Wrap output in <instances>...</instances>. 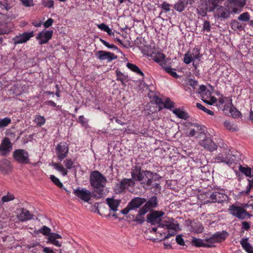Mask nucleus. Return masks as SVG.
Here are the masks:
<instances>
[{
    "instance_id": "obj_48",
    "label": "nucleus",
    "mask_w": 253,
    "mask_h": 253,
    "mask_svg": "<svg viewBox=\"0 0 253 253\" xmlns=\"http://www.w3.org/2000/svg\"><path fill=\"white\" fill-rule=\"evenodd\" d=\"M172 6L171 4H169L166 1H164L162 4L159 5V7H160L162 9V11L160 12V14H162L163 12L167 13L170 10V7Z\"/></svg>"
},
{
    "instance_id": "obj_10",
    "label": "nucleus",
    "mask_w": 253,
    "mask_h": 253,
    "mask_svg": "<svg viewBox=\"0 0 253 253\" xmlns=\"http://www.w3.org/2000/svg\"><path fill=\"white\" fill-rule=\"evenodd\" d=\"M210 198L211 200H207L204 203H222L226 201L228 196L226 194L219 192L218 191H214L210 195Z\"/></svg>"
},
{
    "instance_id": "obj_49",
    "label": "nucleus",
    "mask_w": 253,
    "mask_h": 253,
    "mask_svg": "<svg viewBox=\"0 0 253 253\" xmlns=\"http://www.w3.org/2000/svg\"><path fill=\"white\" fill-rule=\"evenodd\" d=\"M144 43H146L145 40L142 37H137L133 42L134 46H135L139 49V47L142 46Z\"/></svg>"
},
{
    "instance_id": "obj_18",
    "label": "nucleus",
    "mask_w": 253,
    "mask_h": 253,
    "mask_svg": "<svg viewBox=\"0 0 253 253\" xmlns=\"http://www.w3.org/2000/svg\"><path fill=\"white\" fill-rule=\"evenodd\" d=\"M146 202V199L140 197H136L132 199L128 204L131 208L132 210L140 209V208Z\"/></svg>"
},
{
    "instance_id": "obj_27",
    "label": "nucleus",
    "mask_w": 253,
    "mask_h": 253,
    "mask_svg": "<svg viewBox=\"0 0 253 253\" xmlns=\"http://www.w3.org/2000/svg\"><path fill=\"white\" fill-rule=\"evenodd\" d=\"M115 73L117 77L116 80L120 81L122 85L124 86L126 85V83L125 82V81L126 82H128L130 80L127 75L124 74L118 69L116 70Z\"/></svg>"
},
{
    "instance_id": "obj_19",
    "label": "nucleus",
    "mask_w": 253,
    "mask_h": 253,
    "mask_svg": "<svg viewBox=\"0 0 253 253\" xmlns=\"http://www.w3.org/2000/svg\"><path fill=\"white\" fill-rule=\"evenodd\" d=\"M195 0H178L174 4L173 8L178 12H182L188 4L192 5Z\"/></svg>"
},
{
    "instance_id": "obj_34",
    "label": "nucleus",
    "mask_w": 253,
    "mask_h": 253,
    "mask_svg": "<svg viewBox=\"0 0 253 253\" xmlns=\"http://www.w3.org/2000/svg\"><path fill=\"white\" fill-rule=\"evenodd\" d=\"M248 240L249 238H243L240 241V244L243 248L248 253H253V247L251 244L248 242Z\"/></svg>"
},
{
    "instance_id": "obj_25",
    "label": "nucleus",
    "mask_w": 253,
    "mask_h": 253,
    "mask_svg": "<svg viewBox=\"0 0 253 253\" xmlns=\"http://www.w3.org/2000/svg\"><path fill=\"white\" fill-rule=\"evenodd\" d=\"M149 56L152 58L153 60L155 62L159 63L160 64L167 62L166 60H165L166 55L164 53L159 51L157 52L152 51Z\"/></svg>"
},
{
    "instance_id": "obj_53",
    "label": "nucleus",
    "mask_w": 253,
    "mask_h": 253,
    "mask_svg": "<svg viewBox=\"0 0 253 253\" xmlns=\"http://www.w3.org/2000/svg\"><path fill=\"white\" fill-rule=\"evenodd\" d=\"M151 186L152 187L150 188V189H152L154 188L153 192L155 194V195H158L161 193V186L160 183L154 182L152 185H151Z\"/></svg>"
},
{
    "instance_id": "obj_37",
    "label": "nucleus",
    "mask_w": 253,
    "mask_h": 253,
    "mask_svg": "<svg viewBox=\"0 0 253 253\" xmlns=\"http://www.w3.org/2000/svg\"><path fill=\"white\" fill-rule=\"evenodd\" d=\"M126 66L131 71L135 73L137 75L142 77L144 76V74L143 72L135 64L128 62L126 63Z\"/></svg>"
},
{
    "instance_id": "obj_56",
    "label": "nucleus",
    "mask_w": 253,
    "mask_h": 253,
    "mask_svg": "<svg viewBox=\"0 0 253 253\" xmlns=\"http://www.w3.org/2000/svg\"><path fill=\"white\" fill-rule=\"evenodd\" d=\"M34 121L37 126H41L45 124V119L43 116L38 115L36 116Z\"/></svg>"
},
{
    "instance_id": "obj_36",
    "label": "nucleus",
    "mask_w": 253,
    "mask_h": 253,
    "mask_svg": "<svg viewBox=\"0 0 253 253\" xmlns=\"http://www.w3.org/2000/svg\"><path fill=\"white\" fill-rule=\"evenodd\" d=\"M230 25L231 29L234 31H236L237 30L239 31H244L246 24H241L237 20L235 19H232L230 22Z\"/></svg>"
},
{
    "instance_id": "obj_44",
    "label": "nucleus",
    "mask_w": 253,
    "mask_h": 253,
    "mask_svg": "<svg viewBox=\"0 0 253 253\" xmlns=\"http://www.w3.org/2000/svg\"><path fill=\"white\" fill-rule=\"evenodd\" d=\"M34 232L37 234H38L39 233H41L43 235L47 236V237H49V235H51L52 233L51 232L50 228L45 225L42 226L38 230H35Z\"/></svg>"
},
{
    "instance_id": "obj_23",
    "label": "nucleus",
    "mask_w": 253,
    "mask_h": 253,
    "mask_svg": "<svg viewBox=\"0 0 253 253\" xmlns=\"http://www.w3.org/2000/svg\"><path fill=\"white\" fill-rule=\"evenodd\" d=\"M19 210V214L17 216L20 221H24L33 218L34 215L30 214V211L26 209L22 208H20Z\"/></svg>"
},
{
    "instance_id": "obj_26",
    "label": "nucleus",
    "mask_w": 253,
    "mask_h": 253,
    "mask_svg": "<svg viewBox=\"0 0 253 253\" xmlns=\"http://www.w3.org/2000/svg\"><path fill=\"white\" fill-rule=\"evenodd\" d=\"M126 178L123 179L121 181L118 183H117L114 188V192L116 194H120L124 191L127 186L126 181L125 180Z\"/></svg>"
},
{
    "instance_id": "obj_17",
    "label": "nucleus",
    "mask_w": 253,
    "mask_h": 253,
    "mask_svg": "<svg viewBox=\"0 0 253 253\" xmlns=\"http://www.w3.org/2000/svg\"><path fill=\"white\" fill-rule=\"evenodd\" d=\"M12 166L10 162L5 158L0 159V171L4 174H8L11 172Z\"/></svg>"
},
{
    "instance_id": "obj_2",
    "label": "nucleus",
    "mask_w": 253,
    "mask_h": 253,
    "mask_svg": "<svg viewBox=\"0 0 253 253\" xmlns=\"http://www.w3.org/2000/svg\"><path fill=\"white\" fill-rule=\"evenodd\" d=\"M144 204L143 207L139 210L135 219L133 220L137 224L140 225H142L145 222L144 215L145 214L158 207V198L155 195L152 196L147 200L146 199V202Z\"/></svg>"
},
{
    "instance_id": "obj_39",
    "label": "nucleus",
    "mask_w": 253,
    "mask_h": 253,
    "mask_svg": "<svg viewBox=\"0 0 253 253\" xmlns=\"http://www.w3.org/2000/svg\"><path fill=\"white\" fill-rule=\"evenodd\" d=\"M192 231L197 233H201L203 232L204 227L202 223L199 221H194L192 227Z\"/></svg>"
},
{
    "instance_id": "obj_45",
    "label": "nucleus",
    "mask_w": 253,
    "mask_h": 253,
    "mask_svg": "<svg viewBox=\"0 0 253 253\" xmlns=\"http://www.w3.org/2000/svg\"><path fill=\"white\" fill-rule=\"evenodd\" d=\"M175 103L171 100L169 97L166 98L163 103V108H166L172 111L174 106Z\"/></svg>"
},
{
    "instance_id": "obj_55",
    "label": "nucleus",
    "mask_w": 253,
    "mask_h": 253,
    "mask_svg": "<svg viewBox=\"0 0 253 253\" xmlns=\"http://www.w3.org/2000/svg\"><path fill=\"white\" fill-rule=\"evenodd\" d=\"M88 120L86 119L83 115L80 116L77 120V122L81 125L83 127L87 128Z\"/></svg>"
},
{
    "instance_id": "obj_29",
    "label": "nucleus",
    "mask_w": 253,
    "mask_h": 253,
    "mask_svg": "<svg viewBox=\"0 0 253 253\" xmlns=\"http://www.w3.org/2000/svg\"><path fill=\"white\" fill-rule=\"evenodd\" d=\"M204 5L208 8V12H213L220 6L219 3L215 0H205Z\"/></svg>"
},
{
    "instance_id": "obj_13",
    "label": "nucleus",
    "mask_w": 253,
    "mask_h": 253,
    "mask_svg": "<svg viewBox=\"0 0 253 253\" xmlns=\"http://www.w3.org/2000/svg\"><path fill=\"white\" fill-rule=\"evenodd\" d=\"M145 170H142L140 166H135L133 167L131 171L132 178L135 181H141L145 177Z\"/></svg>"
},
{
    "instance_id": "obj_20",
    "label": "nucleus",
    "mask_w": 253,
    "mask_h": 253,
    "mask_svg": "<svg viewBox=\"0 0 253 253\" xmlns=\"http://www.w3.org/2000/svg\"><path fill=\"white\" fill-rule=\"evenodd\" d=\"M201 145L210 152H213L217 149V145L210 137H204L200 143Z\"/></svg>"
},
{
    "instance_id": "obj_30",
    "label": "nucleus",
    "mask_w": 253,
    "mask_h": 253,
    "mask_svg": "<svg viewBox=\"0 0 253 253\" xmlns=\"http://www.w3.org/2000/svg\"><path fill=\"white\" fill-rule=\"evenodd\" d=\"M172 112L177 118L181 119L186 120L190 117L187 112L182 110L180 108H174Z\"/></svg>"
},
{
    "instance_id": "obj_31",
    "label": "nucleus",
    "mask_w": 253,
    "mask_h": 253,
    "mask_svg": "<svg viewBox=\"0 0 253 253\" xmlns=\"http://www.w3.org/2000/svg\"><path fill=\"white\" fill-rule=\"evenodd\" d=\"M167 62L160 64V66L162 69L164 70L168 74L175 79L179 78L180 76L173 70L175 69L171 68L170 66L168 67L166 65Z\"/></svg>"
},
{
    "instance_id": "obj_40",
    "label": "nucleus",
    "mask_w": 253,
    "mask_h": 253,
    "mask_svg": "<svg viewBox=\"0 0 253 253\" xmlns=\"http://www.w3.org/2000/svg\"><path fill=\"white\" fill-rule=\"evenodd\" d=\"M50 165L53 166L57 170L61 172L63 176L67 175L68 172V170L65 169L60 163H56L52 162Z\"/></svg>"
},
{
    "instance_id": "obj_50",
    "label": "nucleus",
    "mask_w": 253,
    "mask_h": 253,
    "mask_svg": "<svg viewBox=\"0 0 253 253\" xmlns=\"http://www.w3.org/2000/svg\"><path fill=\"white\" fill-rule=\"evenodd\" d=\"M49 178L50 180L57 187H58L60 188H63V184L60 181L59 179L57 177H56L54 175H50Z\"/></svg>"
},
{
    "instance_id": "obj_54",
    "label": "nucleus",
    "mask_w": 253,
    "mask_h": 253,
    "mask_svg": "<svg viewBox=\"0 0 253 253\" xmlns=\"http://www.w3.org/2000/svg\"><path fill=\"white\" fill-rule=\"evenodd\" d=\"M250 15L248 12H245L240 14L238 17V20L242 22H248L250 19Z\"/></svg>"
},
{
    "instance_id": "obj_3",
    "label": "nucleus",
    "mask_w": 253,
    "mask_h": 253,
    "mask_svg": "<svg viewBox=\"0 0 253 253\" xmlns=\"http://www.w3.org/2000/svg\"><path fill=\"white\" fill-rule=\"evenodd\" d=\"M73 193L82 201L89 203L91 197L100 199L103 197V190H93L90 191L84 188L78 187L76 189H74Z\"/></svg>"
},
{
    "instance_id": "obj_21",
    "label": "nucleus",
    "mask_w": 253,
    "mask_h": 253,
    "mask_svg": "<svg viewBox=\"0 0 253 253\" xmlns=\"http://www.w3.org/2000/svg\"><path fill=\"white\" fill-rule=\"evenodd\" d=\"M62 236L56 233H51V235L47 238V241L46 243L49 244H52L56 247H61L62 246V243L60 242L57 239H62Z\"/></svg>"
},
{
    "instance_id": "obj_22",
    "label": "nucleus",
    "mask_w": 253,
    "mask_h": 253,
    "mask_svg": "<svg viewBox=\"0 0 253 253\" xmlns=\"http://www.w3.org/2000/svg\"><path fill=\"white\" fill-rule=\"evenodd\" d=\"M106 201L110 208V211L114 212L118 211V208L121 203L120 199H114V196L111 198H107Z\"/></svg>"
},
{
    "instance_id": "obj_57",
    "label": "nucleus",
    "mask_w": 253,
    "mask_h": 253,
    "mask_svg": "<svg viewBox=\"0 0 253 253\" xmlns=\"http://www.w3.org/2000/svg\"><path fill=\"white\" fill-rule=\"evenodd\" d=\"M196 107L199 110L203 111L204 112L207 113L209 115H211V116H213L214 115V112L213 111H212L211 110H210L207 109L206 107L204 106L202 104H201L200 103H197Z\"/></svg>"
},
{
    "instance_id": "obj_42",
    "label": "nucleus",
    "mask_w": 253,
    "mask_h": 253,
    "mask_svg": "<svg viewBox=\"0 0 253 253\" xmlns=\"http://www.w3.org/2000/svg\"><path fill=\"white\" fill-rule=\"evenodd\" d=\"M156 226L152 228H149L148 230H149L150 233H154L155 234L159 236V237L163 236L164 235H166L167 234V232L163 231V230H159L158 229L162 228V227H158V225H156Z\"/></svg>"
},
{
    "instance_id": "obj_32",
    "label": "nucleus",
    "mask_w": 253,
    "mask_h": 253,
    "mask_svg": "<svg viewBox=\"0 0 253 253\" xmlns=\"http://www.w3.org/2000/svg\"><path fill=\"white\" fill-rule=\"evenodd\" d=\"M232 215L235 217L241 220L246 219H249L253 216V215L250 212H248L247 210H243V212H240L239 213L233 214Z\"/></svg>"
},
{
    "instance_id": "obj_59",
    "label": "nucleus",
    "mask_w": 253,
    "mask_h": 253,
    "mask_svg": "<svg viewBox=\"0 0 253 253\" xmlns=\"http://www.w3.org/2000/svg\"><path fill=\"white\" fill-rule=\"evenodd\" d=\"M64 164L67 169H71L72 168L76 169V166H74V163L71 159L64 161Z\"/></svg>"
},
{
    "instance_id": "obj_52",
    "label": "nucleus",
    "mask_w": 253,
    "mask_h": 253,
    "mask_svg": "<svg viewBox=\"0 0 253 253\" xmlns=\"http://www.w3.org/2000/svg\"><path fill=\"white\" fill-rule=\"evenodd\" d=\"M193 58L192 56V54H190L189 51L186 52V53L184 55V57L183 59V62L186 64L188 65L191 63L192 62H193Z\"/></svg>"
},
{
    "instance_id": "obj_60",
    "label": "nucleus",
    "mask_w": 253,
    "mask_h": 253,
    "mask_svg": "<svg viewBox=\"0 0 253 253\" xmlns=\"http://www.w3.org/2000/svg\"><path fill=\"white\" fill-rule=\"evenodd\" d=\"M182 236H183L181 234L177 235L176 236L175 241L177 244L180 246H185V248H186L188 247V245L185 244V241L182 238ZM183 249H185V248H183Z\"/></svg>"
},
{
    "instance_id": "obj_38",
    "label": "nucleus",
    "mask_w": 253,
    "mask_h": 253,
    "mask_svg": "<svg viewBox=\"0 0 253 253\" xmlns=\"http://www.w3.org/2000/svg\"><path fill=\"white\" fill-rule=\"evenodd\" d=\"M176 235L175 232H170V231H168V233L166 234V235H164L163 236L159 237V238H153V239H150L151 241H152L154 243H158L161 242L162 241L167 240L170 238V237L174 236Z\"/></svg>"
},
{
    "instance_id": "obj_41",
    "label": "nucleus",
    "mask_w": 253,
    "mask_h": 253,
    "mask_svg": "<svg viewBox=\"0 0 253 253\" xmlns=\"http://www.w3.org/2000/svg\"><path fill=\"white\" fill-rule=\"evenodd\" d=\"M145 177L146 179H147L146 182V186H151V185L155 182L153 179V172L149 170H145Z\"/></svg>"
},
{
    "instance_id": "obj_28",
    "label": "nucleus",
    "mask_w": 253,
    "mask_h": 253,
    "mask_svg": "<svg viewBox=\"0 0 253 253\" xmlns=\"http://www.w3.org/2000/svg\"><path fill=\"white\" fill-rule=\"evenodd\" d=\"M229 233L225 230H222L221 232H216L213 234V237L217 243H221L228 237Z\"/></svg>"
},
{
    "instance_id": "obj_12",
    "label": "nucleus",
    "mask_w": 253,
    "mask_h": 253,
    "mask_svg": "<svg viewBox=\"0 0 253 253\" xmlns=\"http://www.w3.org/2000/svg\"><path fill=\"white\" fill-rule=\"evenodd\" d=\"M95 56L98 59L101 61L107 60L108 62L118 58V56L113 53L105 50L98 51L95 53Z\"/></svg>"
},
{
    "instance_id": "obj_33",
    "label": "nucleus",
    "mask_w": 253,
    "mask_h": 253,
    "mask_svg": "<svg viewBox=\"0 0 253 253\" xmlns=\"http://www.w3.org/2000/svg\"><path fill=\"white\" fill-rule=\"evenodd\" d=\"M229 101L230 102V104L231 106L229 109V114H230L232 117L235 119L241 118L242 116V113L233 105L231 98L229 99Z\"/></svg>"
},
{
    "instance_id": "obj_9",
    "label": "nucleus",
    "mask_w": 253,
    "mask_h": 253,
    "mask_svg": "<svg viewBox=\"0 0 253 253\" xmlns=\"http://www.w3.org/2000/svg\"><path fill=\"white\" fill-rule=\"evenodd\" d=\"M53 30H47L43 29L42 31L40 32L36 39L39 41V44L42 45L47 43L48 41L52 38L53 36Z\"/></svg>"
},
{
    "instance_id": "obj_14",
    "label": "nucleus",
    "mask_w": 253,
    "mask_h": 253,
    "mask_svg": "<svg viewBox=\"0 0 253 253\" xmlns=\"http://www.w3.org/2000/svg\"><path fill=\"white\" fill-rule=\"evenodd\" d=\"M250 206L248 203H238L230 205L228 209V212L232 215L233 214L239 213L240 212H243V210H247V209Z\"/></svg>"
},
{
    "instance_id": "obj_51",
    "label": "nucleus",
    "mask_w": 253,
    "mask_h": 253,
    "mask_svg": "<svg viewBox=\"0 0 253 253\" xmlns=\"http://www.w3.org/2000/svg\"><path fill=\"white\" fill-rule=\"evenodd\" d=\"M223 125L225 128L230 131L235 132L238 130V128L236 126H234L229 121H225L223 123Z\"/></svg>"
},
{
    "instance_id": "obj_6",
    "label": "nucleus",
    "mask_w": 253,
    "mask_h": 253,
    "mask_svg": "<svg viewBox=\"0 0 253 253\" xmlns=\"http://www.w3.org/2000/svg\"><path fill=\"white\" fill-rule=\"evenodd\" d=\"M14 160L18 164L22 165L30 163L28 152L25 149H15L12 153Z\"/></svg>"
},
{
    "instance_id": "obj_63",
    "label": "nucleus",
    "mask_w": 253,
    "mask_h": 253,
    "mask_svg": "<svg viewBox=\"0 0 253 253\" xmlns=\"http://www.w3.org/2000/svg\"><path fill=\"white\" fill-rule=\"evenodd\" d=\"M154 101L156 104L159 106V111L163 109L162 105H163L164 103L163 100L158 96H155L154 97Z\"/></svg>"
},
{
    "instance_id": "obj_15",
    "label": "nucleus",
    "mask_w": 253,
    "mask_h": 253,
    "mask_svg": "<svg viewBox=\"0 0 253 253\" xmlns=\"http://www.w3.org/2000/svg\"><path fill=\"white\" fill-rule=\"evenodd\" d=\"M11 149L12 143L10 139L8 137H5L2 140L0 145V155L5 156L9 153Z\"/></svg>"
},
{
    "instance_id": "obj_8",
    "label": "nucleus",
    "mask_w": 253,
    "mask_h": 253,
    "mask_svg": "<svg viewBox=\"0 0 253 253\" xmlns=\"http://www.w3.org/2000/svg\"><path fill=\"white\" fill-rule=\"evenodd\" d=\"M164 224H161V226H163L164 230H167V233L169 231L170 232H176L180 230L179 228V225L177 220L172 217L169 218L168 220H164Z\"/></svg>"
},
{
    "instance_id": "obj_4",
    "label": "nucleus",
    "mask_w": 253,
    "mask_h": 253,
    "mask_svg": "<svg viewBox=\"0 0 253 253\" xmlns=\"http://www.w3.org/2000/svg\"><path fill=\"white\" fill-rule=\"evenodd\" d=\"M107 182V178L100 172L94 170L90 172L89 176V183L94 190H103V195L104 194V188Z\"/></svg>"
},
{
    "instance_id": "obj_11",
    "label": "nucleus",
    "mask_w": 253,
    "mask_h": 253,
    "mask_svg": "<svg viewBox=\"0 0 253 253\" xmlns=\"http://www.w3.org/2000/svg\"><path fill=\"white\" fill-rule=\"evenodd\" d=\"M55 151L58 160L61 162L67 156L69 148L66 143L61 142L56 147Z\"/></svg>"
},
{
    "instance_id": "obj_58",
    "label": "nucleus",
    "mask_w": 253,
    "mask_h": 253,
    "mask_svg": "<svg viewBox=\"0 0 253 253\" xmlns=\"http://www.w3.org/2000/svg\"><path fill=\"white\" fill-rule=\"evenodd\" d=\"M11 122V120L9 117H5L0 120V129L7 126Z\"/></svg>"
},
{
    "instance_id": "obj_47",
    "label": "nucleus",
    "mask_w": 253,
    "mask_h": 253,
    "mask_svg": "<svg viewBox=\"0 0 253 253\" xmlns=\"http://www.w3.org/2000/svg\"><path fill=\"white\" fill-rule=\"evenodd\" d=\"M197 13L198 15H201L202 17H205L207 15V12L208 11V8L207 6H205L203 4V2L201 3V6L197 9Z\"/></svg>"
},
{
    "instance_id": "obj_46",
    "label": "nucleus",
    "mask_w": 253,
    "mask_h": 253,
    "mask_svg": "<svg viewBox=\"0 0 253 253\" xmlns=\"http://www.w3.org/2000/svg\"><path fill=\"white\" fill-rule=\"evenodd\" d=\"M145 43H144V44H143L142 46L139 47V49L144 55L149 56L150 54L152 52V49L150 45Z\"/></svg>"
},
{
    "instance_id": "obj_62",
    "label": "nucleus",
    "mask_w": 253,
    "mask_h": 253,
    "mask_svg": "<svg viewBox=\"0 0 253 253\" xmlns=\"http://www.w3.org/2000/svg\"><path fill=\"white\" fill-rule=\"evenodd\" d=\"M241 225L242 233H244V231H249L251 228V223L247 221H242Z\"/></svg>"
},
{
    "instance_id": "obj_64",
    "label": "nucleus",
    "mask_w": 253,
    "mask_h": 253,
    "mask_svg": "<svg viewBox=\"0 0 253 253\" xmlns=\"http://www.w3.org/2000/svg\"><path fill=\"white\" fill-rule=\"evenodd\" d=\"M99 41L103 43V45L109 49H113L115 50L117 47V46L114 44H110L101 38H100Z\"/></svg>"
},
{
    "instance_id": "obj_7",
    "label": "nucleus",
    "mask_w": 253,
    "mask_h": 253,
    "mask_svg": "<svg viewBox=\"0 0 253 253\" xmlns=\"http://www.w3.org/2000/svg\"><path fill=\"white\" fill-rule=\"evenodd\" d=\"M33 31L31 32H25L22 34L16 35L12 40L14 45L27 42L31 38L34 37Z\"/></svg>"
},
{
    "instance_id": "obj_16",
    "label": "nucleus",
    "mask_w": 253,
    "mask_h": 253,
    "mask_svg": "<svg viewBox=\"0 0 253 253\" xmlns=\"http://www.w3.org/2000/svg\"><path fill=\"white\" fill-rule=\"evenodd\" d=\"M13 28L12 22L4 20V18H0V35L10 33Z\"/></svg>"
},
{
    "instance_id": "obj_35",
    "label": "nucleus",
    "mask_w": 253,
    "mask_h": 253,
    "mask_svg": "<svg viewBox=\"0 0 253 253\" xmlns=\"http://www.w3.org/2000/svg\"><path fill=\"white\" fill-rule=\"evenodd\" d=\"M191 244L196 247H205V248H211V246L206 243H204L203 240L200 238L193 237L191 242Z\"/></svg>"
},
{
    "instance_id": "obj_43",
    "label": "nucleus",
    "mask_w": 253,
    "mask_h": 253,
    "mask_svg": "<svg viewBox=\"0 0 253 253\" xmlns=\"http://www.w3.org/2000/svg\"><path fill=\"white\" fill-rule=\"evenodd\" d=\"M239 171L243 173L246 176L250 178H252V168L246 166V167H243L240 165L239 167Z\"/></svg>"
},
{
    "instance_id": "obj_5",
    "label": "nucleus",
    "mask_w": 253,
    "mask_h": 253,
    "mask_svg": "<svg viewBox=\"0 0 253 253\" xmlns=\"http://www.w3.org/2000/svg\"><path fill=\"white\" fill-rule=\"evenodd\" d=\"M149 211V213L146 215L145 221L151 225H158V227H162L163 229V226L161 225L164 224L163 216L165 213L163 211L153 210Z\"/></svg>"
},
{
    "instance_id": "obj_61",
    "label": "nucleus",
    "mask_w": 253,
    "mask_h": 253,
    "mask_svg": "<svg viewBox=\"0 0 253 253\" xmlns=\"http://www.w3.org/2000/svg\"><path fill=\"white\" fill-rule=\"evenodd\" d=\"M205 126L204 125L201 126L199 128H197V130L196 131L198 135L196 136L198 138H202L205 137L206 134L204 131Z\"/></svg>"
},
{
    "instance_id": "obj_1",
    "label": "nucleus",
    "mask_w": 253,
    "mask_h": 253,
    "mask_svg": "<svg viewBox=\"0 0 253 253\" xmlns=\"http://www.w3.org/2000/svg\"><path fill=\"white\" fill-rule=\"evenodd\" d=\"M246 4L245 0H227L224 6L220 5L214 12V16L222 21L230 17L231 14L240 13Z\"/></svg>"
},
{
    "instance_id": "obj_24",
    "label": "nucleus",
    "mask_w": 253,
    "mask_h": 253,
    "mask_svg": "<svg viewBox=\"0 0 253 253\" xmlns=\"http://www.w3.org/2000/svg\"><path fill=\"white\" fill-rule=\"evenodd\" d=\"M229 154V153H228V154L226 153V156L224 157L223 156H217L215 157L214 159V162L215 163H223L228 165V166H230L233 163V159L232 158L231 156H228V155Z\"/></svg>"
}]
</instances>
